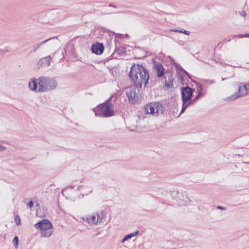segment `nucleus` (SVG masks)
Segmentation results:
<instances>
[{"instance_id":"f257e3e1","label":"nucleus","mask_w":249,"mask_h":249,"mask_svg":"<svg viewBox=\"0 0 249 249\" xmlns=\"http://www.w3.org/2000/svg\"><path fill=\"white\" fill-rule=\"evenodd\" d=\"M129 77L136 87L141 88L142 85L144 87L147 85L149 74L143 66L134 64L131 67Z\"/></svg>"},{"instance_id":"f03ea898","label":"nucleus","mask_w":249,"mask_h":249,"mask_svg":"<svg viewBox=\"0 0 249 249\" xmlns=\"http://www.w3.org/2000/svg\"><path fill=\"white\" fill-rule=\"evenodd\" d=\"M57 86V81L50 77L40 76L38 81V91L44 92L55 89Z\"/></svg>"},{"instance_id":"7ed1b4c3","label":"nucleus","mask_w":249,"mask_h":249,"mask_svg":"<svg viewBox=\"0 0 249 249\" xmlns=\"http://www.w3.org/2000/svg\"><path fill=\"white\" fill-rule=\"evenodd\" d=\"M100 110L101 114L106 117H108L113 115L114 111L111 107L110 103V99L107 100L105 103L101 106H99L93 109V111L95 113V115H97V110Z\"/></svg>"},{"instance_id":"20e7f679","label":"nucleus","mask_w":249,"mask_h":249,"mask_svg":"<svg viewBox=\"0 0 249 249\" xmlns=\"http://www.w3.org/2000/svg\"><path fill=\"white\" fill-rule=\"evenodd\" d=\"M163 109L162 105L158 102L150 103L144 107L146 114H150L155 117L158 116L160 113H162Z\"/></svg>"},{"instance_id":"39448f33","label":"nucleus","mask_w":249,"mask_h":249,"mask_svg":"<svg viewBox=\"0 0 249 249\" xmlns=\"http://www.w3.org/2000/svg\"><path fill=\"white\" fill-rule=\"evenodd\" d=\"M249 94V82L246 84L240 83L239 85L238 92L228 97L226 99L228 101L234 100L236 99L243 97Z\"/></svg>"},{"instance_id":"423d86ee","label":"nucleus","mask_w":249,"mask_h":249,"mask_svg":"<svg viewBox=\"0 0 249 249\" xmlns=\"http://www.w3.org/2000/svg\"><path fill=\"white\" fill-rule=\"evenodd\" d=\"M126 95L129 103L135 104L138 99V93L134 87H130L126 89Z\"/></svg>"},{"instance_id":"0eeeda50","label":"nucleus","mask_w":249,"mask_h":249,"mask_svg":"<svg viewBox=\"0 0 249 249\" xmlns=\"http://www.w3.org/2000/svg\"><path fill=\"white\" fill-rule=\"evenodd\" d=\"M34 227L36 229H39L41 231L46 229L53 228V225L48 220L43 219L35 224Z\"/></svg>"},{"instance_id":"6e6552de","label":"nucleus","mask_w":249,"mask_h":249,"mask_svg":"<svg viewBox=\"0 0 249 249\" xmlns=\"http://www.w3.org/2000/svg\"><path fill=\"white\" fill-rule=\"evenodd\" d=\"M194 90L188 86L182 88L181 90L182 99L190 100L192 97Z\"/></svg>"},{"instance_id":"1a4fd4ad","label":"nucleus","mask_w":249,"mask_h":249,"mask_svg":"<svg viewBox=\"0 0 249 249\" xmlns=\"http://www.w3.org/2000/svg\"><path fill=\"white\" fill-rule=\"evenodd\" d=\"M153 68L157 77H161L164 74L165 70L160 63L155 61L153 64Z\"/></svg>"},{"instance_id":"9d476101","label":"nucleus","mask_w":249,"mask_h":249,"mask_svg":"<svg viewBox=\"0 0 249 249\" xmlns=\"http://www.w3.org/2000/svg\"><path fill=\"white\" fill-rule=\"evenodd\" d=\"M51 60L52 57L50 55L42 58L37 63L38 68L49 67L50 65Z\"/></svg>"},{"instance_id":"9b49d317","label":"nucleus","mask_w":249,"mask_h":249,"mask_svg":"<svg viewBox=\"0 0 249 249\" xmlns=\"http://www.w3.org/2000/svg\"><path fill=\"white\" fill-rule=\"evenodd\" d=\"M97 217L94 214L90 215L88 217H83V220L90 225L96 224L99 221L100 215L97 214Z\"/></svg>"},{"instance_id":"f8f14e48","label":"nucleus","mask_w":249,"mask_h":249,"mask_svg":"<svg viewBox=\"0 0 249 249\" xmlns=\"http://www.w3.org/2000/svg\"><path fill=\"white\" fill-rule=\"evenodd\" d=\"M91 50L92 53L99 55L103 53L104 47L102 43H97L92 45Z\"/></svg>"},{"instance_id":"ddd939ff","label":"nucleus","mask_w":249,"mask_h":249,"mask_svg":"<svg viewBox=\"0 0 249 249\" xmlns=\"http://www.w3.org/2000/svg\"><path fill=\"white\" fill-rule=\"evenodd\" d=\"M39 77L37 79L33 78L29 82V88L32 91L36 92H39L38 91V85Z\"/></svg>"},{"instance_id":"4468645a","label":"nucleus","mask_w":249,"mask_h":249,"mask_svg":"<svg viewBox=\"0 0 249 249\" xmlns=\"http://www.w3.org/2000/svg\"><path fill=\"white\" fill-rule=\"evenodd\" d=\"M53 232V227L40 231L41 236L44 237H50Z\"/></svg>"},{"instance_id":"2eb2a0df","label":"nucleus","mask_w":249,"mask_h":249,"mask_svg":"<svg viewBox=\"0 0 249 249\" xmlns=\"http://www.w3.org/2000/svg\"><path fill=\"white\" fill-rule=\"evenodd\" d=\"M182 100L183 103H182V108L181 110L180 113H182L183 112H184L185 110H186V108L190 105H191L192 103V101L191 100H186V99L185 100L182 99Z\"/></svg>"},{"instance_id":"dca6fc26","label":"nucleus","mask_w":249,"mask_h":249,"mask_svg":"<svg viewBox=\"0 0 249 249\" xmlns=\"http://www.w3.org/2000/svg\"><path fill=\"white\" fill-rule=\"evenodd\" d=\"M57 38L56 37H51L50 38H48L45 40L42 41L39 44L34 45L33 46L34 52H35L37 49H38L41 45L46 43L47 42H48V41H49L52 39H54V38Z\"/></svg>"},{"instance_id":"f3484780","label":"nucleus","mask_w":249,"mask_h":249,"mask_svg":"<svg viewBox=\"0 0 249 249\" xmlns=\"http://www.w3.org/2000/svg\"><path fill=\"white\" fill-rule=\"evenodd\" d=\"M196 86H197V90L199 92V94L198 95V96L199 97L204 96L205 93L202 91V86L201 85L198 84H197Z\"/></svg>"},{"instance_id":"a211bd4d","label":"nucleus","mask_w":249,"mask_h":249,"mask_svg":"<svg viewBox=\"0 0 249 249\" xmlns=\"http://www.w3.org/2000/svg\"><path fill=\"white\" fill-rule=\"evenodd\" d=\"M139 231H136L135 232H134L133 233H131L127 234L125 236V237H126V238L127 240H128L133 237L137 236L139 234Z\"/></svg>"},{"instance_id":"6ab92c4d","label":"nucleus","mask_w":249,"mask_h":249,"mask_svg":"<svg viewBox=\"0 0 249 249\" xmlns=\"http://www.w3.org/2000/svg\"><path fill=\"white\" fill-rule=\"evenodd\" d=\"M172 31L174 32L183 33L186 35H189L190 34V32L189 31L185 30H183L182 29H181L180 30H177V29L172 30Z\"/></svg>"},{"instance_id":"aec40b11","label":"nucleus","mask_w":249,"mask_h":249,"mask_svg":"<svg viewBox=\"0 0 249 249\" xmlns=\"http://www.w3.org/2000/svg\"><path fill=\"white\" fill-rule=\"evenodd\" d=\"M174 65L178 69H180V70L182 71L189 78H190L189 73L182 68H181L180 66L177 64L175 61H174Z\"/></svg>"},{"instance_id":"412c9836","label":"nucleus","mask_w":249,"mask_h":249,"mask_svg":"<svg viewBox=\"0 0 249 249\" xmlns=\"http://www.w3.org/2000/svg\"><path fill=\"white\" fill-rule=\"evenodd\" d=\"M174 65L178 69H180V70L182 71L189 78H190L189 73L182 68H181L180 66L177 64L175 61H174Z\"/></svg>"},{"instance_id":"4be33fe9","label":"nucleus","mask_w":249,"mask_h":249,"mask_svg":"<svg viewBox=\"0 0 249 249\" xmlns=\"http://www.w3.org/2000/svg\"><path fill=\"white\" fill-rule=\"evenodd\" d=\"M18 238L17 236H15L13 239L12 242L16 249H18Z\"/></svg>"},{"instance_id":"5701e85b","label":"nucleus","mask_w":249,"mask_h":249,"mask_svg":"<svg viewBox=\"0 0 249 249\" xmlns=\"http://www.w3.org/2000/svg\"><path fill=\"white\" fill-rule=\"evenodd\" d=\"M14 222L17 225L20 224V219L19 216L18 215H17L15 216V219H14Z\"/></svg>"},{"instance_id":"b1692460","label":"nucleus","mask_w":249,"mask_h":249,"mask_svg":"<svg viewBox=\"0 0 249 249\" xmlns=\"http://www.w3.org/2000/svg\"><path fill=\"white\" fill-rule=\"evenodd\" d=\"M204 81L208 84H213L215 83V81L213 80H204Z\"/></svg>"},{"instance_id":"393cba45","label":"nucleus","mask_w":249,"mask_h":249,"mask_svg":"<svg viewBox=\"0 0 249 249\" xmlns=\"http://www.w3.org/2000/svg\"><path fill=\"white\" fill-rule=\"evenodd\" d=\"M239 14H240V15H241V16H242L243 17H245L246 15V12L244 10L239 12Z\"/></svg>"},{"instance_id":"a878e982","label":"nucleus","mask_w":249,"mask_h":249,"mask_svg":"<svg viewBox=\"0 0 249 249\" xmlns=\"http://www.w3.org/2000/svg\"><path fill=\"white\" fill-rule=\"evenodd\" d=\"M27 206L30 208H32L33 206H34V204H33V202L32 201H30L28 204H27Z\"/></svg>"},{"instance_id":"bb28decb","label":"nucleus","mask_w":249,"mask_h":249,"mask_svg":"<svg viewBox=\"0 0 249 249\" xmlns=\"http://www.w3.org/2000/svg\"><path fill=\"white\" fill-rule=\"evenodd\" d=\"M217 209H219V210H226V208H225L224 207H222V206H217Z\"/></svg>"},{"instance_id":"cd10ccee","label":"nucleus","mask_w":249,"mask_h":249,"mask_svg":"<svg viewBox=\"0 0 249 249\" xmlns=\"http://www.w3.org/2000/svg\"><path fill=\"white\" fill-rule=\"evenodd\" d=\"M6 149V147L0 145V151H4Z\"/></svg>"},{"instance_id":"c85d7f7f","label":"nucleus","mask_w":249,"mask_h":249,"mask_svg":"<svg viewBox=\"0 0 249 249\" xmlns=\"http://www.w3.org/2000/svg\"><path fill=\"white\" fill-rule=\"evenodd\" d=\"M199 98H200V97L198 96V95H197L196 96L195 98L193 100H192V103L196 102Z\"/></svg>"},{"instance_id":"c756f323","label":"nucleus","mask_w":249,"mask_h":249,"mask_svg":"<svg viewBox=\"0 0 249 249\" xmlns=\"http://www.w3.org/2000/svg\"><path fill=\"white\" fill-rule=\"evenodd\" d=\"M245 36V34H241V35H238L237 36L239 38H242V37H246Z\"/></svg>"},{"instance_id":"7c9ffc66","label":"nucleus","mask_w":249,"mask_h":249,"mask_svg":"<svg viewBox=\"0 0 249 249\" xmlns=\"http://www.w3.org/2000/svg\"><path fill=\"white\" fill-rule=\"evenodd\" d=\"M127 240V239L126 238V237L124 236V238L121 240V242L122 243H124L125 241Z\"/></svg>"},{"instance_id":"2f4dec72","label":"nucleus","mask_w":249,"mask_h":249,"mask_svg":"<svg viewBox=\"0 0 249 249\" xmlns=\"http://www.w3.org/2000/svg\"><path fill=\"white\" fill-rule=\"evenodd\" d=\"M169 58L171 60V62L174 65V61H175L173 58H172L170 56H169Z\"/></svg>"},{"instance_id":"473e14b6","label":"nucleus","mask_w":249,"mask_h":249,"mask_svg":"<svg viewBox=\"0 0 249 249\" xmlns=\"http://www.w3.org/2000/svg\"><path fill=\"white\" fill-rule=\"evenodd\" d=\"M165 85L166 87H167L168 88L169 87V84H168V83L166 82V81L165 82Z\"/></svg>"},{"instance_id":"72a5a7b5","label":"nucleus","mask_w":249,"mask_h":249,"mask_svg":"<svg viewBox=\"0 0 249 249\" xmlns=\"http://www.w3.org/2000/svg\"><path fill=\"white\" fill-rule=\"evenodd\" d=\"M68 188H70L71 189H73L74 188V186H72V185H71V186H69L67 187Z\"/></svg>"},{"instance_id":"f704fd0d","label":"nucleus","mask_w":249,"mask_h":249,"mask_svg":"<svg viewBox=\"0 0 249 249\" xmlns=\"http://www.w3.org/2000/svg\"><path fill=\"white\" fill-rule=\"evenodd\" d=\"M246 37L249 38V34H245V36Z\"/></svg>"},{"instance_id":"c9c22d12","label":"nucleus","mask_w":249,"mask_h":249,"mask_svg":"<svg viewBox=\"0 0 249 249\" xmlns=\"http://www.w3.org/2000/svg\"><path fill=\"white\" fill-rule=\"evenodd\" d=\"M92 190H90L89 191V193H90V192H92Z\"/></svg>"},{"instance_id":"e433bc0d","label":"nucleus","mask_w":249,"mask_h":249,"mask_svg":"<svg viewBox=\"0 0 249 249\" xmlns=\"http://www.w3.org/2000/svg\"><path fill=\"white\" fill-rule=\"evenodd\" d=\"M225 79V78H222V80L223 81Z\"/></svg>"},{"instance_id":"4c0bfd02","label":"nucleus","mask_w":249,"mask_h":249,"mask_svg":"<svg viewBox=\"0 0 249 249\" xmlns=\"http://www.w3.org/2000/svg\"><path fill=\"white\" fill-rule=\"evenodd\" d=\"M80 187V186L78 187L77 189H79Z\"/></svg>"}]
</instances>
